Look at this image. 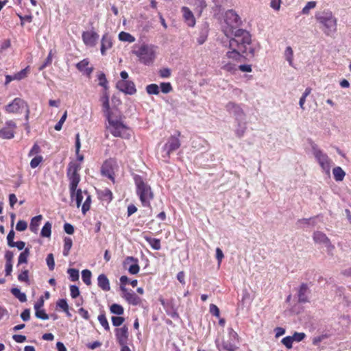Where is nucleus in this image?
Returning a JSON list of instances; mask_svg holds the SVG:
<instances>
[{
  "label": "nucleus",
  "mask_w": 351,
  "mask_h": 351,
  "mask_svg": "<svg viewBox=\"0 0 351 351\" xmlns=\"http://www.w3.org/2000/svg\"><path fill=\"white\" fill-rule=\"evenodd\" d=\"M46 262L49 270H53L55 267V262L53 254H49L47 255Z\"/></svg>",
  "instance_id": "09e8293b"
},
{
  "label": "nucleus",
  "mask_w": 351,
  "mask_h": 351,
  "mask_svg": "<svg viewBox=\"0 0 351 351\" xmlns=\"http://www.w3.org/2000/svg\"><path fill=\"white\" fill-rule=\"evenodd\" d=\"M146 91L149 95H158L160 93L159 86L156 84H151L146 86Z\"/></svg>",
  "instance_id": "ea45409f"
},
{
  "label": "nucleus",
  "mask_w": 351,
  "mask_h": 351,
  "mask_svg": "<svg viewBox=\"0 0 351 351\" xmlns=\"http://www.w3.org/2000/svg\"><path fill=\"white\" fill-rule=\"evenodd\" d=\"M313 240L315 243L324 244L328 251H332L335 248V246L330 243V239L322 232H315L313 234Z\"/></svg>",
  "instance_id": "dca6fc26"
},
{
  "label": "nucleus",
  "mask_w": 351,
  "mask_h": 351,
  "mask_svg": "<svg viewBox=\"0 0 351 351\" xmlns=\"http://www.w3.org/2000/svg\"><path fill=\"white\" fill-rule=\"evenodd\" d=\"M52 51L51 50L48 54L47 58H46L44 63L39 67V70L42 71L47 66L50 65L52 62Z\"/></svg>",
  "instance_id": "5fc2aeb1"
},
{
  "label": "nucleus",
  "mask_w": 351,
  "mask_h": 351,
  "mask_svg": "<svg viewBox=\"0 0 351 351\" xmlns=\"http://www.w3.org/2000/svg\"><path fill=\"white\" fill-rule=\"evenodd\" d=\"M120 282H121V285H123L124 287H125V284L130 283L132 286V287H135L137 285L138 281L136 280H133L130 281L127 276H122L120 278Z\"/></svg>",
  "instance_id": "49530a36"
},
{
  "label": "nucleus",
  "mask_w": 351,
  "mask_h": 351,
  "mask_svg": "<svg viewBox=\"0 0 351 351\" xmlns=\"http://www.w3.org/2000/svg\"><path fill=\"white\" fill-rule=\"evenodd\" d=\"M80 169V166L76 162H71L69 165L67 175L70 181L69 189L71 198L74 197V192L76 191L77 186L80 180L78 171Z\"/></svg>",
  "instance_id": "1a4fd4ad"
},
{
  "label": "nucleus",
  "mask_w": 351,
  "mask_h": 351,
  "mask_svg": "<svg viewBox=\"0 0 351 351\" xmlns=\"http://www.w3.org/2000/svg\"><path fill=\"white\" fill-rule=\"evenodd\" d=\"M115 335L119 345H125L128 343V329L126 326L115 330Z\"/></svg>",
  "instance_id": "f3484780"
},
{
  "label": "nucleus",
  "mask_w": 351,
  "mask_h": 351,
  "mask_svg": "<svg viewBox=\"0 0 351 351\" xmlns=\"http://www.w3.org/2000/svg\"><path fill=\"white\" fill-rule=\"evenodd\" d=\"M226 110L234 117L237 120H242L244 118V112L239 104L230 101L226 106Z\"/></svg>",
  "instance_id": "ddd939ff"
},
{
  "label": "nucleus",
  "mask_w": 351,
  "mask_h": 351,
  "mask_svg": "<svg viewBox=\"0 0 351 351\" xmlns=\"http://www.w3.org/2000/svg\"><path fill=\"white\" fill-rule=\"evenodd\" d=\"M308 288L306 284H302L298 291V301L301 303H305L308 302Z\"/></svg>",
  "instance_id": "412c9836"
},
{
  "label": "nucleus",
  "mask_w": 351,
  "mask_h": 351,
  "mask_svg": "<svg viewBox=\"0 0 351 351\" xmlns=\"http://www.w3.org/2000/svg\"><path fill=\"white\" fill-rule=\"evenodd\" d=\"M101 173L110 179H113V172L110 162H106L101 167Z\"/></svg>",
  "instance_id": "a878e982"
},
{
  "label": "nucleus",
  "mask_w": 351,
  "mask_h": 351,
  "mask_svg": "<svg viewBox=\"0 0 351 351\" xmlns=\"http://www.w3.org/2000/svg\"><path fill=\"white\" fill-rule=\"evenodd\" d=\"M180 141L178 137L170 136L167 143L162 147V156L165 160H167L171 152L177 150L180 147Z\"/></svg>",
  "instance_id": "9b49d317"
},
{
  "label": "nucleus",
  "mask_w": 351,
  "mask_h": 351,
  "mask_svg": "<svg viewBox=\"0 0 351 351\" xmlns=\"http://www.w3.org/2000/svg\"><path fill=\"white\" fill-rule=\"evenodd\" d=\"M27 223L26 221H23V220H19L17 223H16V229L17 231H24L27 229Z\"/></svg>",
  "instance_id": "052dcab7"
},
{
  "label": "nucleus",
  "mask_w": 351,
  "mask_h": 351,
  "mask_svg": "<svg viewBox=\"0 0 351 351\" xmlns=\"http://www.w3.org/2000/svg\"><path fill=\"white\" fill-rule=\"evenodd\" d=\"M18 280L21 282H27L29 281V276H28V270L25 269L23 271L19 276H18Z\"/></svg>",
  "instance_id": "69168bd1"
},
{
  "label": "nucleus",
  "mask_w": 351,
  "mask_h": 351,
  "mask_svg": "<svg viewBox=\"0 0 351 351\" xmlns=\"http://www.w3.org/2000/svg\"><path fill=\"white\" fill-rule=\"evenodd\" d=\"M42 218V215H37L32 219L29 228L32 232L36 233L38 232L40 221H41Z\"/></svg>",
  "instance_id": "cd10ccee"
},
{
  "label": "nucleus",
  "mask_w": 351,
  "mask_h": 351,
  "mask_svg": "<svg viewBox=\"0 0 351 351\" xmlns=\"http://www.w3.org/2000/svg\"><path fill=\"white\" fill-rule=\"evenodd\" d=\"M112 45L110 37L108 34H104L101 39V53L105 54L106 50L111 48Z\"/></svg>",
  "instance_id": "5701e85b"
},
{
  "label": "nucleus",
  "mask_w": 351,
  "mask_h": 351,
  "mask_svg": "<svg viewBox=\"0 0 351 351\" xmlns=\"http://www.w3.org/2000/svg\"><path fill=\"white\" fill-rule=\"evenodd\" d=\"M283 55L285 59L288 62L289 66L293 67V51L291 47H287Z\"/></svg>",
  "instance_id": "393cba45"
},
{
  "label": "nucleus",
  "mask_w": 351,
  "mask_h": 351,
  "mask_svg": "<svg viewBox=\"0 0 351 351\" xmlns=\"http://www.w3.org/2000/svg\"><path fill=\"white\" fill-rule=\"evenodd\" d=\"M101 100L102 101L103 111L107 118L108 115L112 114L110 112V110L109 96L106 92L104 93L103 96L101 98Z\"/></svg>",
  "instance_id": "b1692460"
},
{
  "label": "nucleus",
  "mask_w": 351,
  "mask_h": 351,
  "mask_svg": "<svg viewBox=\"0 0 351 351\" xmlns=\"http://www.w3.org/2000/svg\"><path fill=\"white\" fill-rule=\"evenodd\" d=\"M311 149L313 154L322 171L329 176L332 165V160L316 144L312 143Z\"/></svg>",
  "instance_id": "0eeeda50"
},
{
  "label": "nucleus",
  "mask_w": 351,
  "mask_h": 351,
  "mask_svg": "<svg viewBox=\"0 0 351 351\" xmlns=\"http://www.w3.org/2000/svg\"><path fill=\"white\" fill-rule=\"evenodd\" d=\"M91 276L92 274L90 270L84 269L82 271V280L86 285H91Z\"/></svg>",
  "instance_id": "4c0bfd02"
},
{
  "label": "nucleus",
  "mask_w": 351,
  "mask_h": 351,
  "mask_svg": "<svg viewBox=\"0 0 351 351\" xmlns=\"http://www.w3.org/2000/svg\"><path fill=\"white\" fill-rule=\"evenodd\" d=\"M241 24V20L238 14L232 10H228L224 15L223 23L221 29L227 37H234L235 31Z\"/></svg>",
  "instance_id": "423d86ee"
},
{
  "label": "nucleus",
  "mask_w": 351,
  "mask_h": 351,
  "mask_svg": "<svg viewBox=\"0 0 351 351\" xmlns=\"http://www.w3.org/2000/svg\"><path fill=\"white\" fill-rule=\"evenodd\" d=\"M66 117H67V112L65 111L64 112L63 115L62 116V117L60 118V119L59 120V121L56 124V125L54 127L56 130L60 131L62 129V125L64 123V121H66Z\"/></svg>",
  "instance_id": "8fccbe9b"
},
{
  "label": "nucleus",
  "mask_w": 351,
  "mask_h": 351,
  "mask_svg": "<svg viewBox=\"0 0 351 351\" xmlns=\"http://www.w3.org/2000/svg\"><path fill=\"white\" fill-rule=\"evenodd\" d=\"M136 187V194L139 197L141 202L144 207H150V202L154 199V193L151 186L140 176L134 178Z\"/></svg>",
  "instance_id": "7ed1b4c3"
},
{
  "label": "nucleus",
  "mask_w": 351,
  "mask_h": 351,
  "mask_svg": "<svg viewBox=\"0 0 351 351\" xmlns=\"http://www.w3.org/2000/svg\"><path fill=\"white\" fill-rule=\"evenodd\" d=\"M281 342L287 349H291L293 347L292 344L293 341L291 336L285 337L282 339Z\"/></svg>",
  "instance_id": "4d7b16f0"
},
{
  "label": "nucleus",
  "mask_w": 351,
  "mask_h": 351,
  "mask_svg": "<svg viewBox=\"0 0 351 351\" xmlns=\"http://www.w3.org/2000/svg\"><path fill=\"white\" fill-rule=\"evenodd\" d=\"M111 319L114 326H119L122 325V324L125 321V319L123 317L119 316H113L112 317Z\"/></svg>",
  "instance_id": "bf43d9fd"
},
{
  "label": "nucleus",
  "mask_w": 351,
  "mask_h": 351,
  "mask_svg": "<svg viewBox=\"0 0 351 351\" xmlns=\"http://www.w3.org/2000/svg\"><path fill=\"white\" fill-rule=\"evenodd\" d=\"M126 261L135 262L129 267L128 271L131 274H136L139 271V266L137 264V261L132 256L128 257Z\"/></svg>",
  "instance_id": "c756f323"
},
{
  "label": "nucleus",
  "mask_w": 351,
  "mask_h": 351,
  "mask_svg": "<svg viewBox=\"0 0 351 351\" xmlns=\"http://www.w3.org/2000/svg\"><path fill=\"white\" fill-rule=\"evenodd\" d=\"M89 61L87 59H84L76 64L77 69L86 74L87 76H90L93 71V67H88Z\"/></svg>",
  "instance_id": "aec40b11"
},
{
  "label": "nucleus",
  "mask_w": 351,
  "mask_h": 351,
  "mask_svg": "<svg viewBox=\"0 0 351 351\" xmlns=\"http://www.w3.org/2000/svg\"><path fill=\"white\" fill-rule=\"evenodd\" d=\"M120 289L122 293V298H123L128 304L133 306H137L141 304V299L136 295L132 290H129L123 285L120 286Z\"/></svg>",
  "instance_id": "f8f14e48"
},
{
  "label": "nucleus",
  "mask_w": 351,
  "mask_h": 351,
  "mask_svg": "<svg viewBox=\"0 0 351 351\" xmlns=\"http://www.w3.org/2000/svg\"><path fill=\"white\" fill-rule=\"evenodd\" d=\"M98 321L106 330L108 331L110 330L108 322L104 314H100L98 316Z\"/></svg>",
  "instance_id": "a18cd8bd"
},
{
  "label": "nucleus",
  "mask_w": 351,
  "mask_h": 351,
  "mask_svg": "<svg viewBox=\"0 0 351 351\" xmlns=\"http://www.w3.org/2000/svg\"><path fill=\"white\" fill-rule=\"evenodd\" d=\"M14 136V131L9 128L0 130V137L4 139H11Z\"/></svg>",
  "instance_id": "473e14b6"
},
{
  "label": "nucleus",
  "mask_w": 351,
  "mask_h": 351,
  "mask_svg": "<svg viewBox=\"0 0 351 351\" xmlns=\"http://www.w3.org/2000/svg\"><path fill=\"white\" fill-rule=\"evenodd\" d=\"M281 0H271L270 7L275 10H279L280 8Z\"/></svg>",
  "instance_id": "774afa93"
},
{
  "label": "nucleus",
  "mask_w": 351,
  "mask_h": 351,
  "mask_svg": "<svg viewBox=\"0 0 351 351\" xmlns=\"http://www.w3.org/2000/svg\"><path fill=\"white\" fill-rule=\"evenodd\" d=\"M298 224L301 227L308 226L309 225L314 226L315 224V219H301L298 221Z\"/></svg>",
  "instance_id": "c03bdc74"
},
{
  "label": "nucleus",
  "mask_w": 351,
  "mask_h": 351,
  "mask_svg": "<svg viewBox=\"0 0 351 351\" xmlns=\"http://www.w3.org/2000/svg\"><path fill=\"white\" fill-rule=\"evenodd\" d=\"M35 315L37 318L43 319V320H47L49 319L48 315L45 313V310L43 309H39L35 311Z\"/></svg>",
  "instance_id": "603ef678"
},
{
  "label": "nucleus",
  "mask_w": 351,
  "mask_h": 351,
  "mask_svg": "<svg viewBox=\"0 0 351 351\" xmlns=\"http://www.w3.org/2000/svg\"><path fill=\"white\" fill-rule=\"evenodd\" d=\"M5 111L8 113H20L22 110L25 109V119L28 120L29 110L26 102L21 98H15L11 103L4 107Z\"/></svg>",
  "instance_id": "9d476101"
},
{
  "label": "nucleus",
  "mask_w": 351,
  "mask_h": 351,
  "mask_svg": "<svg viewBox=\"0 0 351 351\" xmlns=\"http://www.w3.org/2000/svg\"><path fill=\"white\" fill-rule=\"evenodd\" d=\"M99 85L103 86L105 89L108 88V81L106 78V75L104 73H100L98 75Z\"/></svg>",
  "instance_id": "864d4df0"
},
{
  "label": "nucleus",
  "mask_w": 351,
  "mask_h": 351,
  "mask_svg": "<svg viewBox=\"0 0 351 351\" xmlns=\"http://www.w3.org/2000/svg\"><path fill=\"white\" fill-rule=\"evenodd\" d=\"M255 49L252 45V38L245 29L235 31L234 37L229 40V50L223 56L221 69L234 73L237 70L236 62H241L245 56L254 57Z\"/></svg>",
  "instance_id": "f257e3e1"
},
{
  "label": "nucleus",
  "mask_w": 351,
  "mask_h": 351,
  "mask_svg": "<svg viewBox=\"0 0 351 351\" xmlns=\"http://www.w3.org/2000/svg\"><path fill=\"white\" fill-rule=\"evenodd\" d=\"M98 286L105 291H108L110 289V282L105 274H100L97 278Z\"/></svg>",
  "instance_id": "4be33fe9"
},
{
  "label": "nucleus",
  "mask_w": 351,
  "mask_h": 351,
  "mask_svg": "<svg viewBox=\"0 0 351 351\" xmlns=\"http://www.w3.org/2000/svg\"><path fill=\"white\" fill-rule=\"evenodd\" d=\"M84 43L88 47L96 45L99 39V35L94 31L84 32L82 35Z\"/></svg>",
  "instance_id": "2eb2a0df"
},
{
  "label": "nucleus",
  "mask_w": 351,
  "mask_h": 351,
  "mask_svg": "<svg viewBox=\"0 0 351 351\" xmlns=\"http://www.w3.org/2000/svg\"><path fill=\"white\" fill-rule=\"evenodd\" d=\"M145 239L146 241L151 245V247L156 250H158L160 249V241L158 239L152 238L149 237H145Z\"/></svg>",
  "instance_id": "c85d7f7f"
},
{
  "label": "nucleus",
  "mask_w": 351,
  "mask_h": 351,
  "mask_svg": "<svg viewBox=\"0 0 351 351\" xmlns=\"http://www.w3.org/2000/svg\"><path fill=\"white\" fill-rule=\"evenodd\" d=\"M80 147H81V143H80V134L77 133L75 135V153H76V155L77 157V160L79 161H82L84 159V157L82 155H80L79 154Z\"/></svg>",
  "instance_id": "58836bf2"
},
{
  "label": "nucleus",
  "mask_w": 351,
  "mask_h": 351,
  "mask_svg": "<svg viewBox=\"0 0 351 351\" xmlns=\"http://www.w3.org/2000/svg\"><path fill=\"white\" fill-rule=\"evenodd\" d=\"M30 250L29 248L26 247L23 252H22L18 259V264H23V263H27V258L29 256Z\"/></svg>",
  "instance_id": "f704fd0d"
},
{
  "label": "nucleus",
  "mask_w": 351,
  "mask_h": 351,
  "mask_svg": "<svg viewBox=\"0 0 351 351\" xmlns=\"http://www.w3.org/2000/svg\"><path fill=\"white\" fill-rule=\"evenodd\" d=\"M228 332L227 339H223L221 341L219 339L215 341L216 346L220 351H234L237 348V343L239 342L237 333L231 328L228 329Z\"/></svg>",
  "instance_id": "6e6552de"
},
{
  "label": "nucleus",
  "mask_w": 351,
  "mask_h": 351,
  "mask_svg": "<svg viewBox=\"0 0 351 351\" xmlns=\"http://www.w3.org/2000/svg\"><path fill=\"white\" fill-rule=\"evenodd\" d=\"M84 195H86V198L85 202L82 204V211L83 214H85L90 209L91 199H90V196L86 191H84Z\"/></svg>",
  "instance_id": "a19ab883"
},
{
  "label": "nucleus",
  "mask_w": 351,
  "mask_h": 351,
  "mask_svg": "<svg viewBox=\"0 0 351 351\" xmlns=\"http://www.w3.org/2000/svg\"><path fill=\"white\" fill-rule=\"evenodd\" d=\"M11 293L12 295L19 299V300L21 302H24L27 300L26 295L24 293H22L19 289L18 288H12L11 289Z\"/></svg>",
  "instance_id": "7c9ffc66"
},
{
  "label": "nucleus",
  "mask_w": 351,
  "mask_h": 351,
  "mask_svg": "<svg viewBox=\"0 0 351 351\" xmlns=\"http://www.w3.org/2000/svg\"><path fill=\"white\" fill-rule=\"evenodd\" d=\"M84 193L82 191L81 189H78L76 193L75 191L74 192V197L71 199L72 200H75L76 206L77 208H79L82 204V199H84Z\"/></svg>",
  "instance_id": "c9c22d12"
},
{
  "label": "nucleus",
  "mask_w": 351,
  "mask_h": 351,
  "mask_svg": "<svg viewBox=\"0 0 351 351\" xmlns=\"http://www.w3.org/2000/svg\"><path fill=\"white\" fill-rule=\"evenodd\" d=\"M57 306L62 308L64 312L68 313L69 305L64 299H61L57 302Z\"/></svg>",
  "instance_id": "e2e57ef3"
},
{
  "label": "nucleus",
  "mask_w": 351,
  "mask_h": 351,
  "mask_svg": "<svg viewBox=\"0 0 351 351\" xmlns=\"http://www.w3.org/2000/svg\"><path fill=\"white\" fill-rule=\"evenodd\" d=\"M117 88L120 91L130 95L135 94L136 92L134 82L129 80H119L117 83Z\"/></svg>",
  "instance_id": "4468645a"
},
{
  "label": "nucleus",
  "mask_w": 351,
  "mask_h": 351,
  "mask_svg": "<svg viewBox=\"0 0 351 351\" xmlns=\"http://www.w3.org/2000/svg\"><path fill=\"white\" fill-rule=\"evenodd\" d=\"M156 47L153 45L142 44L134 45L132 53L136 55L141 62L145 65L152 64L156 58Z\"/></svg>",
  "instance_id": "39448f33"
},
{
  "label": "nucleus",
  "mask_w": 351,
  "mask_h": 351,
  "mask_svg": "<svg viewBox=\"0 0 351 351\" xmlns=\"http://www.w3.org/2000/svg\"><path fill=\"white\" fill-rule=\"evenodd\" d=\"M110 311L112 313L117 315H121L123 314L124 312V309L122 307V306L117 304H113L112 305H111Z\"/></svg>",
  "instance_id": "79ce46f5"
},
{
  "label": "nucleus",
  "mask_w": 351,
  "mask_h": 351,
  "mask_svg": "<svg viewBox=\"0 0 351 351\" xmlns=\"http://www.w3.org/2000/svg\"><path fill=\"white\" fill-rule=\"evenodd\" d=\"M209 32V26L207 23H204L199 29L198 36L197 38V42L199 45H203L207 40Z\"/></svg>",
  "instance_id": "6ab92c4d"
},
{
  "label": "nucleus",
  "mask_w": 351,
  "mask_h": 351,
  "mask_svg": "<svg viewBox=\"0 0 351 351\" xmlns=\"http://www.w3.org/2000/svg\"><path fill=\"white\" fill-rule=\"evenodd\" d=\"M43 161V157L41 156H38L34 157L30 162V167L32 169L37 167L40 163Z\"/></svg>",
  "instance_id": "13d9d810"
},
{
  "label": "nucleus",
  "mask_w": 351,
  "mask_h": 351,
  "mask_svg": "<svg viewBox=\"0 0 351 351\" xmlns=\"http://www.w3.org/2000/svg\"><path fill=\"white\" fill-rule=\"evenodd\" d=\"M316 2L315 1H308L306 5L302 8V14L308 15L310 12V10L311 9H313L316 7Z\"/></svg>",
  "instance_id": "37998d69"
},
{
  "label": "nucleus",
  "mask_w": 351,
  "mask_h": 351,
  "mask_svg": "<svg viewBox=\"0 0 351 351\" xmlns=\"http://www.w3.org/2000/svg\"><path fill=\"white\" fill-rule=\"evenodd\" d=\"M15 233L13 230H11L10 232L8 233L7 236V241H8V245L11 247H14V239Z\"/></svg>",
  "instance_id": "680f3d73"
},
{
  "label": "nucleus",
  "mask_w": 351,
  "mask_h": 351,
  "mask_svg": "<svg viewBox=\"0 0 351 351\" xmlns=\"http://www.w3.org/2000/svg\"><path fill=\"white\" fill-rule=\"evenodd\" d=\"M119 38L121 41L133 43L135 41V38L130 34L125 32H121L119 34Z\"/></svg>",
  "instance_id": "72a5a7b5"
},
{
  "label": "nucleus",
  "mask_w": 351,
  "mask_h": 351,
  "mask_svg": "<svg viewBox=\"0 0 351 351\" xmlns=\"http://www.w3.org/2000/svg\"><path fill=\"white\" fill-rule=\"evenodd\" d=\"M182 16L185 23L189 27H194L195 25V19L193 12L187 7H182L181 9Z\"/></svg>",
  "instance_id": "a211bd4d"
},
{
  "label": "nucleus",
  "mask_w": 351,
  "mask_h": 351,
  "mask_svg": "<svg viewBox=\"0 0 351 351\" xmlns=\"http://www.w3.org/2000/svg\"><path fill=\"white\" fill-rule=\"evenodd\" d=\"M64 249L63 255L67 256L69 254V251L72 247L73 241L70 237H65L64 239Z\"/></svg>",
  "instance_id": "2f4dec72"
},
{
  "label": "nucleus",
  "mask_w": 351,
  "mask_h": 351,
  "mask_svg": "<svg viewBox=\"0 0 351 351\" xmlns=\"http://www.w3.org/2000/svg\"><path fill=\"white\" fill-rule=\"evenodd\" d=\"M51 233V223L46 222L41 230L40 234L43 237H49Z\"/></svg>",
  "instance_id": "e433bc0d"
},
{
  "label": "nucleus",
  "mask_w": 351,
  "mask_h": 351,
  "mask_svg": "<svg viewBox=\"0 0 351 351\" xmlns=\"http://www.w3.org/2000/svg\"><path fill=\"white\" fill-rule=\"evenodd\" d=\"M70 292H71V296L73 298H77L80 295L79 289L75 285H71L70 286Z\"/></svg>",
  "instance_id": "338daca9"
},
{
  "label": "nucleus",
  "mask_w": 351,
  "mask_h": 351,
  "mask_svg": "<svg viewBox=\"0 0 351 351\" xmlns=\"http://www.w3.org/2000/svg\"><path fill=\"white\" fill-rule=\"evenodd\" d=\"M306 337L305 333L304 332H295L292 336H291L293 341L300 342L302 341Z\"/></svg>",
  "instance_id": "3c124183"
},
{
  "label": "nucleus",
  "mask_w": 351,
  "mask_h": 351,
  "mask_svg": "<svg viewBox=\"0 0 351 351\" xmlns=\"http://www.w3.org/2000/svg\"><path fill=\"white\" fill-rule=\"evenodd\" d=\"M334 178L336 181H342L346 176L345 171L340 167H336L332 170Z\"/></svg>",
  "instance_id": "bb28decb"
},
{
  "label": "nucleus",
  "mask_w": 351,
  "mask_h": 351,
  "mask_svg": "<svg viewBox=\"0 0 351 351\" xmlns=\"http://www.w3.org/2000/svg\"><path fill=\"white\" fill-rule=\"evenodd\" d=\"M107 119L108 121L107 128L114 136L126 139L130 137V130L123 123L121 118L109 114Z\"/></svg>",
  "instance_id": "20e7f679"
},
{
  "label": "nucleus",
  "mask_w": 351,
  "mask_h": 351,
  "mask_svg": "<svg viewBox=\"0 0 351 351\" xmlns=\"http://www.w3.org/2000/svg\"><path fill=\"white\" fill-rule=\"evenodd\" d=\"M316 20L324 26L323 32L332 36L337 32V19L330 10H324L315 14Z\"/></svg>",
  "instance_id": "f03ea898"
},
{
  "label": "nucleus",
  "mask_w": 351,
  "mask_h": 351,
  "mask_svg": "<svg viewBox=\"0 0 351 351\" xmlns=\"http://www.w3.org/2000/svg\"><path fill=\"white\" fill-rule=\"evenodd\" d=\"M161 91L163 93H169L172 90V86L169 82H162L160 84Z\"/></svg>",
  "instance_id": "6e6d98bb"
},
{
  "label": "nucleus",
  "mask_w": 351,
  "mask_h": 351,
  "mask_svg": "<svg viewBox=\"0 0 351 351\" xmlns=\"http://www.w3.org/2000/svg\"><path fill=\"white\" fill-rule=\"evenodd\" d=\"M67 273L72 281H76L79 279V271L75 269H69Z\"/></svg>",
  "instance_id": "de8ad7c7"
},
{
  "label": "nucleus",
  "mask_w": 351,
  "mask_h": 351,
  "mask_svg": "<svg viewBox=\"0 0 351 351\" xmlns=\"http://www.w3.org/2000/svg\"><path fill=\"white\" fill-rule=\"evenodd\" d=\"M27 68H25V69L21 70L18 73L15 74L13 76V79H16L17 80H22L27 76Z\"/></svg>",
  "instance_id": "0e129e2a"
}]
</instances>
